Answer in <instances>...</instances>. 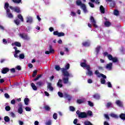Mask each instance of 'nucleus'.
Masks as SVG:
<instances>
[{
	"label": "nucleus",
	"mask_w": 125,
	"mask_h": 125,
	"mask_svg": "<svg viewBox=\"0 0 125 125\" xmlns=\"http://www.w3.org/2000/svg\"><path fill=\"white\" fill-rule=\"evenodd\" d=\"M90 21L91 22L93 26L95 28H97L98 26H97V24H96V21L94 19V18L93 16H91L90 18Z\"/></svg>",
	"instance_id": "3"
},
{
	"label": "nucleus",
	"mask_w": 125,
	"mask_h": 125,
	"mask_svg": "<svg viewBox=\"0 0 125 125\" xmlns=\"http://www.w3.org/2000/svg\"><path fill=\"white\" fill-rule=\"evenodd\" d=\"M11 108H10V106H6L5 107V110L7 111H10Z\"/></svg>",
	"instance_id": "48"
},
{
	"label": "nucleus",
	"mask_w": 125,
	"mask_h": 125,
	"mask_svg": "<svg viewBox=\"0 0 125 125\" xmlns=\"http://www.w3.org/2000/svg\"><path fill=\"white\" fill-rule=\"evenodd\" d=\"M43 108L45 109L46 111H50V107H49V106L47 105H44Z\"/></svg>",
	"instance_id": "35"
},
{
	"label": "nucleus",
	"mask_w": 125,
	"mask_h": 125,
	"mask_svg": "<svg viewBox=\"0 0 125 125\" xmlns=\"http://www.w3.org/2000/svg\"><path fill=\"white\" fill-rule=\"evenodd\" d=\"M4 96L6 98H9L10 97L9 95H8L7 93H5Z\"/></svg>",
	"instance_id": "64"
},
{
	"label": "nucleus",
	"mask_w": 125,
	"mask_h": 125,
	"mask_svg": "<svg viewBox=\"0 0 125 125\" xmlns=\"http://www.w3.org/2000/svg\"><path fill=\"white\" fill-rule=\"evenodd\" d=\"M62 80L61 79H59L58 83H57V86L59 87H62V86H63V84H62Z\"/></svg>",
	"instance_id": "19"
},
{
	"label": "nucleus",
	"mask_w": 125,
	"mask_h": 125,
	"mask_svg": "<svg viewBox=\"0 0 125 125\" xmlns=\"http://www.w3.org/2000/svg\"><path fill=\"white\" fill-rule=\"evenodd\" d=\"M66 78H62V80L63 81V83L66 84L69 83V76H65Z\"/></svg>",
	"instance_id": "11"
},
{
	"label": "nucleus",
	"mask_w": 125,
	"mask_h": 125,
	"mask_svg": "<svg viewBox=\"0 0 125 125\" xmlns=\"http://www.w3.org/2000/svg\"><path fill=\"white\" fill-rule=\"evenodd\" d=\"M7 15L9 18H13V15L11 13H7Z\"/></svg>",
	"instance_id": "51"
},
{
	"label": "nucleus",
	"mask_w": 125,
	"mask_h": 125,
	"mask_svg": "<svg viewBox=\"0 0 125 125\" xmlns=\"http://www.w3.org/2000/svg\"><path fill=\"white\" fill-rule=\"evenodd\" d=\"M63 96L64 98H67L68 101H71V100L72 99V97L70 95H69L67 93H64L63 94Z\"/></svg>",
	"instance_id": "9"
},
{
	"label": "nucleus",
	"mask_w": 125,
	"mask_h": 125,
	"mask_svg": "<svg viewBox=\"0 0 125 125\" xmlns=\"http://www.w3.org/2000/svg\"><path fill=\"white\" fill-rule=\"evenodd\" d=\"M4 120L6 123H9V122H10V119H9V117L8 116H5L4 117Z\"/></svg>",
	"instance_id": "31"
},
{
	"label": "nucleus",
	"mask_w": 125,
	"mask_h": 125,
	"mask_svg": "<svg viewBox=\"0 0 125 125\" xmlns=\"http://www.w3.org/2000/svg\"><path fill=\"white\" fill-rule=\"evenodd\" d=\"M19 58L20 59H24L25 58V55L24 54H21L19 55Z\"/></svg>",
	"instance_id": "44"
},
{
	"label": "nucleus",
	"mask_w": 125,
	"mask_h": 125,
	"mask_svg": "<svg viewBox=\"0 0 125 125\" xmlns=\"http://www.w3.org/2000/svg\"><path fill=\"white\" fill-rule=\"evenodd\" d=\"M88 105L90 107H93L94 105H93V103H92V102L89 101H88Z\"/></svg>",
	"instance_id": "55"
},
{
	"label": "nucleus",
	"mask_w": 125,
	"mask_h": 125,
	"mask_svg": "<svg viewBox=\"0 0 125 125\" xmlns=\"http://www.w3.org/2000/svg\"><path fill=\"white\" fill-rule=\"evenodd\" d=\"M38 73V71L37 70H34L33 71V73L32 74V77L34 78V77H36L37 76V73Z\"/></svg>",
	"instance_id": "49"
},
{
	"label": "nucleus",
	"mask_w": 125,
	"mask_h": 125,
	"mask_svg": "<svg viewBox=\"0 0 125 125\" xmlns=\"http://www.w3.org/2000/svg\"><path fill=\"white\" fill-rule=\"evenodd\" d=\"M33 22V18L32 17H28L26 18V23H29L30 24H32Z\"/></svg>",
	"instance_id": "10"
},
{
	"label": "nucleus",
	"mask_w": 125,
	"mask_h": 125,
	"mask_svg": "<svg viewBox=\"0 0 125 125\" xmlns=\"http://www.w3.org/2000/svg\"><path fill=\"white\" fill-rule=\"evenodd\" d=\"M77 103L78 104H82V103H83V101L82 99H78L77 100Z\"/></svg>",
	"instance_id": "43"
},
{
	"label": "nucleus",
	"mask_w": 125,
	"mask_h": 125,
	"mask_svg": "<svg viewBox=\"0 0 125 125\" xmlns=\"http://www.w3.org/2000/svg\"><path fill=\"white\" fill-rule=\"evenodd\" d=\"M70 111H72V112H74V111H75V107L74 106H70Z\"/></svg>",
	"instance_id": "59"
},
{
	"label": "nucleus",
	"mask_w": 125,
	"mask_h": 125,
	"mask_svg": "<svg viewBox=\"0 0 125 125\" xmlns=\"http://www.w3.org/2000/svg\"><path fill=\"white\" fill-rule=\"evenodd\" d=\"M100 76L102 77L103 79L104 80H106V79H107V77L106 76V75H104V74L101 73L100 74Z\"/></svg>",
	"instance_id": "47"
},
{
	"label": "nucleus",
	"mask_w": 125,
	"mask_h": 125,
	"mask_svg": "<svg viewBox=\"0 0 125 125\" xmlns=\"http://www.w3.org/2000/svg\"><path fill=\"white\" fill-rule=\"evenodd\" d=\"M78 117L81 118V119L86 118V113H85V112H81Z\"/></svg>",
	"instance_id": "8"
},
{
	"label": "nucleus",
	"mask_w": 125,
	"mask_h": 125,
	"mask_svg": "<svg viewBox=\"0 0 125 125\" xmlns=\"http://www.w3.org/2000/svg\"><path fill=\"white\" fill-rule=\"evenodd\" d=\"M20 37H21V39H23V40H30V38L28 37V35L26 34L25 33L20 34Z\"/></svg>",
	"instance_id": "6"
},
{
	"label": "nucleus",
	"mask_w": 125,
	"mask_h": 125,
	"mask_svg": "<svg viewBox=\"0 0 125 125\" xmlns=\"http://www.w3.org/2000/svg\"><path fill=\"white\" fill-rule=\"evenodd\" d=\"M10 72H11V73H15V72H16L15 68H11L10 69Z\"/></svg>",
	"instance_id": "63"
},
{
	"label": "nucleus",
	"mask_w": 125,
	"mask_h": 125,
	"mask_svg": "<svg viewBox=\"0 0 125 125\" xmlns=\"http://www.w3.org/2000/svg\"><path fill=\"white\" fill-rule=\"evenodd\" d=\"M42 77V75H38L37 77L34 79V81L36 82V81H38V80H39V79H40V78Z\"/></svg>",
	"instance_id": "52"
},
{
	"label": "nucleus",
	"mask_w": 125,
	"mask_h": 125,
	"mask_svg": "<svg viewBox=\"0 0 125 125\" xmlns=\"http://www.w3.org/2000/svg\"><path fill=\"white\" fill-rule=\"evenodd\" d=\"M43 83H42V82L40 81V82H38L37 83V85H38V86H39L40 87H41V86H42Z\"/></svg>",
	"instance_id": "38"
},
{
	"label": "nucleus",
	"mask_w": 125,
	"mask_h": 125,
	"mask_svg": "<svg viewBox=\"0 0 125 125\" xmlns=\"http://www.w3.org/2000/svg\"><path fill=\"white\" fill-rule=\"evenodd\" d=\"M53 119H54V120H57V113H54L53 115Z\"/></svg>",
	"instance_id": "54"
},
{
	"label": "nucleus",
	"mask_w": 125,
	"mask_h": 125,
	"mask_svg": "<svg viewBox=\"0 0 125 125\" xmlns=\"http://www.w3.org/2000/svg\"><path fill=\"white\" fill-rule=\"evenodd\" d=\"M31 85L33 90H38V88L37 87V86H36V85H35L34 83H31Z\"/></svg>",
	"instance_id": "25"
},
{
	"label": "nucleus",
	"mask_w": 125,
	"mask_h": 125,
	"mask_svg": "<svg viewBox=\"0 0 125 125\" xmlns=\"http://www.w3.org/2000/svg\"><path fill=\"white\" fill-rule=\"evenodd\" d=\"M120 119L121 120H125V113H121L119 116Z\"/></svg>",
	"instance_id": "29"
},
{
	"label": "nucleus",
	"mask_w": 125,
	"mask_h": 125,
	"mask_svg": "<svg viewBox=\"0 0 125 125\" xmlns=\"http://www.w3.org/2000/svg\"><path fill=\"white\" fill-rule=\"evenodd\" d=\"M54 36H58V37H64L65 36V33L63 32H59L58 31H56L53 32Z\"/></svg>",
	"instance_id": "4"
},
{
	"label": "nucleus",
	"mask_w": 125,
	"mask_h": 125,
	"mask_svg": "<svg viewBox=\"0 0 125 125\" xmlns=\"http://www.w3.org/2000/svg\"><path fill=\"white\" fill-rule=\"evenodd\" d=\"M84 125H93L89 121H85L84 122Z\"/></svg>",
	"instance_id": "37"
},
{
	"label": "nucleus",
	"mask_w": 125,
	"mask_h": 125,
	"mask_svg": "<svg viewBox=\"0 0 125 125\" xmlns=\"http://www.w3.org/2000/svg\"><path fill=\"white\" fill-rule=\"evenodd\" d=\"M100 48H101V46H97L96 48V52L97 54H98L99 53V52L100 51Z\"/></svg>",
	"instance_id": "30"
},
{
	"label": "nucleus",
	"mask_w": 125,
	"mask_h": 125,
	"mask_svg": "<svg viewBox=\"0 0 125 125\" xmlns=\"http://www.w3.org/2000/svg\"><path fill=\"white\" fill-rule=\"evenodd\" d=\"M18 112L19 114H22V113H23V108H19L18 109Z\"/></svg>",
	"instance_id": "45"
},
{
	"label": "nucleus",
	"mask_w": 125,
	"mask_h": 125,
	"mask_svg": "<svg viewBox=\"0 0 125 125\" xmlns=\"http://www.w3.org/2000/svg\"><path fill=\"white\" fill-rule=\"evenodd\" d=\"M106 84H107L108 87H112V84L111 83V82H108Z\"/></svg>",
	"instance_id": "57"
},
{
	"label": "nucleus",
	"mask_w": 125,
	"mask_h": 125,
	"mask_svg": "<svg viewBox=\"0 0 125 125\" xmlns=\"http://www.w3.org/2000/svg\"><path fill=\"white\" fill-rule=\"evenodd\" d=\"M104 116L107 121H110V117H109V115H108V114H104Z\"/></svg>",
	"instance_id": "53"
},
{
	"label": "nucleus",
	"mask_w": 125,
	"mask_h": 125,
	"mask_svg": "<svg viewBox=\"0 0 125 125\" xmlns=\"http://www.w3.org/2000/svg\"><path fill=\"white\" fill-rule=\"evenodd\" d=\"M55 69L57 71H60V70H61V68L60 67V65H55Z\"/></svg>",
	"instance_id": "39"
},
{
	"label": "nucleus",
	"mask_w": 125,
	"mask_h": 125,
	"mask_svg": "<svg viewBox=\"0 0 125 125\" xmlns=\"http://www.w3.org/2000/svg\"><path fill=\"white\" fill-rule=\"evenodd\" d=\"M103 55L104 56H107L108 60H109L110 61H112V60H113V56H112V55L111 54H108L107 52H104Z\"/></svg>",
	"instance_id": "5"
},
{
	"label": "nucleus",
	"mask_w": 125,
	"mask_h": 125,
	"mask_svg": "<svg viewBox=\"0 0 125 125\" xmlns=\"http://www.w3.org/2000/svg\"><path fill=\"white\" fill-rule=\"evenodd\" d=\"M8 7H9V4L7 2L5 3L4 5V8L6 9L8 8Z\"/></svg>",
	"instance_id": "56"
},
{
	"label": "nucleus",
	"mask_w": 125,
	"mask_h": 125,
	"mask_svg": "<svg viewBox=\"0 0 125 125\" xmlns=\"http://www.w3.org/2000/svg\"><path fill=\"white\" fill-rule=\"evenodd\" d=\"M14 22L17 25V26H18V25L20 24V21L19 19H17L14 21Z\"/></svg>",
	"instance_id": "42"
},
{
	"label": "nucleus",
	"mask_w": 125,
	"mask_h": 125,
	"mask_svg": "<svg viewBox=\"0 0 125 125\" xmlns=\"http://www.w3.org/2000/svg\"><path fill=\"white\" fill-rule=\"evenodd\" d=\"M58 94L60 97L62 98L63 97V93H62L61 92H58Z\"/></svg>",
	"instance_id": "50"
},
{
	"label": "nucleus",
	"mask_w": 125,
	"mask_h": 125,
	"mask_svg": "<svg viewBox=\"0 0 125 125\" xmlns=\"http://www.w3.org/2000/svg\"><path fill=\"white\" fill-rule=\"evenodd\" d=\"M48 49H49V51L51 52V53H54V52H55V51H54V49H53L52 48V45H49V48H48Z\"/></svg>",
	"instance_id": "18"
},
{
	"label": "nucleus",
	"mask_w": 125,
	"mask_h": 125,
	"mask_svg": "<svg viewBox=\"0 0 125 125\" xmlns=\"http://www.w3.org/2000/svg\"><path fill=\"white\" fill-rule=\"evenodd\" d=\"M93 98L96 100H99L100 99V95L98 93H96L93 95Z\"/></svg>",
	"instance_id": "12"
},
{
	"label": "nucleus",
	"mask_w": 125,
	"mask_h": 125,
	"mask_svg": "<svg viewBox=\"0 0 125 125\" xmlns=\"http://www.w3.org/2000/svg\"><path fill=\"white\" fill-rule=\"evenodd\" d=\"M18 18L21 21V22H24V19L23 18V16H22V15L19 14L18 15Z\"/></svg>",
	"instance_id": "26"
},
{
	"label": "nucleus",
	"mask_w": 125,
	"mask_h": 125,
	"mask_svg": "<svg viewBox=\"0 0 125 125\" xmlns=\"http://www.w3.org/2000/svg\"><path fill=\"white\" fill-rule=\"evenodd\" d=\"M47 87L50 91H52L53 90V87H52V84L50 83H48Z\"/></svg>",
	"instance_id": "14"
},
{
	"label": "nucleus",
	"mask_w": 125,
	"mask_h": 125,
	"mask_svg": "<svg viewBox=\"0 0 125 125\" xmlns=\"http://www.w3.org/2000/svg\"><path fill=\"white\" fill-rule=\"evenodd\" d=\"M80 65L84 69L86 68L87 72L86 73L87 76H89V77H91L93 76V72L91 70L90 65L86 64V60H83V62H82L80 63Z\"/></svg>",
	"instance_id": "1"
},
{
	"label": "nucleus",
	"mask_w": 125,
	"mask_h": 125,
	"mask_svg": "<svg viewBox=\"0 0 125 125\" xmlns=\"http://www.w3.org/2000/svg\"><path fill=\"white\" fill-rule=\"evenodd\" d=\"M14 44L16 46H17L18 47H21V43L18 42H15L14 43L12 44V45H13Z\"/></svg>",
	"instance_id": "17"
},
{
	"label": "nucleus",
	"mask_w": 125,
	"mask_h": 125,
	"mask_svg": "<svg viewBox=\"0 0 125 125\" xmlns=\"http://www.w3.org/2000/svg\"><path fill=\"white\" fill-rule=\"evenodd\" d=\"M111 61H112L113 63H117V62H119V60H118V58L117 57H113Z\"/></svg>",
	"instance_id": "28"
},
{
	"label": "nucleus",
	"mask_w": 125,
	"mask_h": 125,
	"mask_svg": "<svg viewBox=\"0 0 125 125\" xmlns=\"http://www.w3.org/2000/svg\"><path fill=\"white\" fill-rule=\"evenodd\" d=\"M12 1L15 3H20V2H21V1H22V0H12Z\"/></svg>",
	"instance_id": "46"
},
{
	"label": "nucleus",
	"mask_w": 125,
	"mask_h": 125,
	"mask_svg": "<svg viewBox=\"0 0 125 125\" xmlns=\"http://www.w3.org/2000/svg\"><path fill=\"white\" fill-rule=\"evenodd\" d=\"M8 72H9V68L7 67L3 68L1 71L2 74H6Z\"/></svg>",
	"instance_id": "13"
},
{
	"label": "nucleus",
	"mask_w": 125,
	"mask_h": 125,
	"mask_svg": "<svg viewBox=\"0 0 125 125\" xmlns=\"http://www.w3.org/2000/svg\"><path fill=\"white\" fill-rule=\"evenodd\" d=\"M25 110L27 112H30V111H31V108L30 107H25Z\"/></svg>",
	"instance_id": "60"
},
{
	"label": "nucleus",
	"mask_w": 125,
	"mask_h": 125,
	"mask_svg": "<svg viewBox=\"0 0 125 125\" xmlns=\"http://www.w3.org/2000/svg\"><path fill=\"white\" fill-rule=\"evenodd\" d=\"M30 101V100H29V98H26L24 100V104L25 105H29V102Z\"/></svg>",
	"instance_id": "27"
},
{
	"label": "nucleus",
	"mask_w": 125,
	"mask_h": 125,
	"mask_svg": "<svg viewBox=\"0 0 125 125\" xmlns=\"http://www.w3.org/2000/svg\"><path fill=\"white\" fill-rule=\"evenodd\" d=\"M46 125H51V120H48L45 123Z\"/></svg>",
	"instance_id": "58"
},
{
	"label": "nucleus",
	"mask_w": 125,
	"mask_h": 125,
	"mask_svg": "<svg viewBox=\"0 0 125 125\" xmlns=\"http://www.w3.org/2000/svg\"><path fill=\"white\" fill-rule=\"evenodd\" d=\"M100 10L101 13L104 14L105 13V8L102 5H101L100 7Z\"/></svg>",
	"instance_id": "22"
},
{
	"label": "nucleus",
	"mask_w": 125,
	"mask_h": 125,
	"mask_svg": "<svg viewBox=\"0 0 125 125\" xmlns=\"http://www.w3.org/2000/svg\"><path fill=\"white\" fill-rule=\"evenodd\" d=\"M82 45L83 46L87 47V46H89V45H90V43H89V42H85L82 43Z\"/></svg>",
	"instance_id": "24"
},
{
	"label": "nucleus",
	"mask_w": 125,
	"mask_h": 125,
	"mask_svg": "<svg viewBox=\"0 0 125 125\" xmlns=\"http://www.w3.org/2000/svg\"><path fill=\"white\" fill-rule=\"evenodd\" d=\"M81 8L83 10L84 13H86V12H87V10L86 9V6H85V4H83Z\"/></svg>",
	"instance_id": "21"
},
{
	"label": "nucleus",
	"mask_w": 125,
	"mask_h": 125,
	"mask_svg": "<svg viewBox=\"0 0 125 125\" xmlns=\"http://www.w3.org/2000/svg\"><path fill=\"white\" fill-rule=\"evenodd\" d=\"M101 83H102V84H105L106 83V80L102 78L101 79Z\"/></svg>",
	"instance_id": "41"
},
{
	"label": "nucleus",
	"mask_w": 125,
	"mask_h": 125,
	"mask_svg": "<svg viewBox=\"0 0 125 125\" xmlns=\"http://www.w3.org/2000/svg\"><path fill=\"white\" fill-rule=\"evenodd\" d=\"M110 116L112 117V118H114V119H118L119 118V116L114 113H111L110 114Z\"/></svg>",
	"instance_id": "33"
},
{
	"label": "nucleus",
	"mask_w": 125,
	"mask_h": 125,
	"mask_svg": "<svg viewBox=\"0 0 125 125\" xmlns=\"http://www.w3.org/2000/svg\"><path fill=\"white\" fill-rule=\"evenodd\" d=\"M105 68V69H107V70H109V71H111V70L113 69V63L110 62L109 63L106 64Z\"/></svg>",
	"instance_id": "7"
},
{
	"label": "nucleus",
	"mask_w": 125,
	"mask_h": 125,
	"mask_svg": "<svg viewBox=\"0 0 125 125\" xmlns=\"http://www.w3.org/2000/svg\"><path fill=\"white\" fill-rule=\"evenodd\" d=\"M86 118H87V116H90V117L92 116V111H91V110H88L86 113Z\"/></svg>",
	"instance_id": "32"
},
{
	"label": "nucleus",
	"mask_w": 125,
	"mask_h": 125,
	"mask_svg": "<svg viewBox=\"0 0 125 125\" xmlns=\"http://www.w3.org/2000/svg\"><path fill=\"white\" fill-rule=\"evenodd\" d=\"M16 103V101L15 100L13 99L11 101V104H12V105H14Z\"/></svg>",
	"instance_id": "61"
},
{
	"label": "nucleus",
	"mask_w": 125,
	"mask_h": 125,
	"mask_svg": "<svg viewBox=\"0 0 125 125\" xmlns=\"http://www.w3.org/2000/svg\"><path fill=\"white\" fill-rule=\"evenodd\" d=\"M14 11L17 13H20V12H21V10H20V8L19 7H15Z\"/></svg>",
	"instance_id": "23"
},
{
	"label": "nucleus",
	"mask_w": 125,
	"mask_h": 125,
	"mask_svg": "<svg viewBox=\"0 0 125 125\" xmlns=\"http://www.w3.org/2000/svg\"><path fill=\"white\" fill-rule=\"evenodd\" d=\"M104 25L105 27H110V26L111 25V23L109 21H105L104 23Z\"/></svg>",
	"instance_id": "20"
},
{
	"label": "nucleus",
	"mask_w": 125,
	"mask_h": 125,
	"mask_svg": "<svg viewBox=\"0 0 125 125\" xmlns=\"http://www.w3.org/2000/svg\"><path fill=\"white\" fill-rule=\"evenodd\" d=\"M76 4L78 6H81V7H82V6H83V4H84L82 3V1H81V0H76Z\"/></svg>",
	"instance_id": "16"
},
{
	"label": "nucleus",
	"mask_w": 125,
	"mask_h": 125,
	"mask_svg": "<svg viewBox=\"0 0 125 125\" xmlns=\"http://www.w3.org/2000/svg\"><path fill=\"white\" fill-rule=\"evenodd\" d=\"M69 69H70V64L69 63L66 64V65L65 66V68H61L62 75L64 77H70V73H69V72L67 71V70H69Z\"/></svg>",
	"instance_id": "2"
},
{
	"label": "nucleus",
	"mask_w": 125,
	"mask_h": 125,
	"mask_svg": "<svg viewBox=\"0 0 125 125\" xmlns=\"http://www.w3.org/2000/svg\"><path fill=\"white\" fill-rule=\"evenodd\" d=\"M115 104L119 106V107H123V103L120 100H117L115 102Z\"/></svg>",
	"instance_id": "15"
},
{
	"label": "nucleus",
	"mask_w": 125,
	"mask_h": 125,
	"mask_svg": "<svg viewBox=\"0 0 125 125\" xmlns=\"http://www.w3.org/2000/svg\"><path fill=\"white\" fill-rule=\"evenodd\" d=\"M119 12L118 10H117V9L114 10V14L116 16H118V15H119Z\"/></svg>",
	"instance_id": "40"
},
{
	"label": "nucleus",
	"mask_w": 125,
	"mask_h": 125,
	"mask_svg": "<svg viewBox=\"0 0 125 125\" xmlns=\"http://www.w3.org/2000/svg\"><path fill=\"white\" fill-rule=\"evenodd\" d=\"M88 3H89V5L90 6V7H92V8L94 7V3H92L91 2H89Z\"/></svg>",
	"instance_id": "62"
},
{
	"label": "nucleus",
	"mask_w": 125,
	"mask_h": 125,
	"mask_svg": "<svg viewBox=\"0 0 125 125\" xmlns=\"http://www.w3.org/2000/svg\"><path fill=\"white\" fill-rule=\"evenodd\" d=\"M14 49H15V53H16L17 54H18V53H20V50H18V48L17 47H14Z\"/></svg>",
	"instance_id": "36"
},
{
	"label": "nucleus",
	"mask_w": 125,
	"mask_h": 125,
	"mask_svg": "<svg viewBox=\"0 0 125 125\" xmlns=\"http://www.w3.org/2000/svg\"><path fill=\"white\" fill-rule=\"evenodd\" d=\"M112 105H113V104L111 102H108L106 104L105 106L106 108H109V107H112Z\"/></svg>",
	"instance_id": "34"
}]
</instances>
